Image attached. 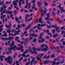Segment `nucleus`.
I'll return each instance as SVG.
<instances>
[{
  "mask_svg": "<svg viewBox=\"0 0 65 65\" xmlns=\"http://www.w3.org/2000/svg\"><path fill=\"white\" fill-rule=\"evenodd\" d=\"M31 26V24H30L29 25L27 26L26 28L25 29V31H27L28 29H29V28H30Z\"/></svg>",
  "mask_w": 65,
  "mask_h": 65,
  "instance_id": "f3484780",
  "label": "nucleus"
},
{
  "mask_svg": "<svg viewBox=\"0 0 65 65\" xmlns=\"http://www.w3.org/2000/svg\"><path fill=\"white\" fill-rule=\"evenodd\" d=\"M58 35L57 34H56V35H54L53 36V38H55L56 36H57Z\"/></svg>",
  "mask_w": 65,
  "mask_h": 65,
  "instance_id": "cd10ccee",
  "label": "nucleus"
},
{
  "mask_svg": "<svg viewBox=\"0 0 65 65\" xmlns=\"http://www.w3.org/2000/svg\"><path fill=\"white\" fill-rule=\"evenodd\" d=\"M45 46V44H43L41 45V47L42 48L43 46Z\"/></svg>",
  "mask_w": 65,
  "mask_h": 65,
  "instance_id": "a18cd8bd",
  "label": "nucleus"
},
{
  "mask_svg": "<svg viewBox=\"0 0 65 65\" xmlns=\"http://www.w3.org/2000/svg\"><path fill=\"white\" fill-rule=\"evenodd\" d=\"M13 39V38L11 37H8V38L6 37L5 38V40H6V41H7L8 39H9V40H10V41H12Z\"/></svg>",
  "mask_w": 65,
  "mask_h": 65,
  "instance_id": "7ed1b4c3",
  "label": "nucleus"
},
{
  "mask_svg": "<svg viewBox=\"0 0 65 65\" xmlns=\"http://www.w3.org/2000/svg\"><path fill=\"white\" fill-rule=\"evenodd\" d=\"M27 61V59H25L23 60L24 62H26V61Z\"/></svg>",
  "mask_w": 65,
  "mask_h": 65,
  "instance_id": "13d9d810",
  "label": "nucleus"
},
{
  "mask_svg": "<svg viewBox=\"0 0 65 65\" xmlns=\"http://www.w3.org/2000/svg\"><path fill=\"white\" fill-rule=\"evenodd\" d=\"M50 12H47V13L46 15L47 17H50Z\"/></svg>",
  "mask_w": 65,
  "mask_h": 65,
  "instance_id": "c756f323",
  "label": "nucleus"
},
{
  "mask_svg": "<svg viewBox=\"0 0 65 65\" xmlns=\"http://www.w3.org/2000/svg\"><path fill=\"white\" fill-rule=\"evenodd\" d=\"M49 62L50 60H46L44 61H43V63L45 64H47L48 63H49Z\"/></svg>",
  "mask_w": 65,
  "mask_h": 65,
  "instance_id": "f8f14e48",
  "label": "nucleus"
},
{
  "mask_svg": "<svg viewBox=\"0 0 65 65\" xmlns=\"http://www.w3.org/2000/svg\"><path fill=\"white\" fill-rule=\"evenodd\" d=\"M29 51L31 53V54H34V52L32 51L31 50H29Z\"/></svg>",
  "mask_w": 65,
  "mask_h": 65,
  "instance_id": "412c9836",
  "label": "nucleus"
},
{
  "mask_svg": "<svg viewBox=\"0 0 65 65\" xmlns=\"http://www.w3.org/2000/svg\"><path fill=\"white\" fill-rule=\"evenodd\" d=\"M55 29H53V30L52 31V32L53 34H55Z\"/></svg>",
  "mask_w": 65,
  "mask_h": 65,
  "instance_id": "a878e982",
  "label": "nucleus"
},
{
  "mask_svg": "<svg viewBox=\"0 0 65 65\" xmlns=\"http://www.w3.org/2000/svg\"><path fill=\"white\" fill-rule=\"evenodd\" d=\"M50 49H51V50H53L54 49V48L51 45L50 46Z\"/></svg>",
  "mask_w": 65,
  "mask_h": 65,
  "instance_id": "aec40b11",
  "label": "nucleus"
},
{
  "mask_svg": "<svg viewBox=\"0 0 65 65\" xmlns=\"http://www.w3.org/2000/svg\"><path fill=\"white\" fill-rule=\"evenodd\" d=\"M30 36H34V37H36L38 36V35L37 34H36V35L35 34H30Z\"/></svg>",
  "mask_w": 65,
  "mask_h": 65,
  "instance_id": "423d86ee",
  "label": "nucleus"
},
{
  "mask_svg": "<svg viewBox=\"0 0 65 65\" xmlns=\"http://www.w3.org/2000/svg\"><path fill=\"white\" fill-rule=\"evenodd\" d=\"M24 11L25 12H29L28 11H27V10L26 9H25L24 10Z\"/></svg>",
  "mask_w": 65,
  "mask_h": 65,
  "instance_id": "e2e57ef3",
  "label": "nucleus"
},
{
  "mask_svg": "<svg viewBox=\"0 0 65 65\" xmlns=\"http://www.w3.org/2000/svg\"><path fill=\"white\" fill-rule=\"evenodd\" d=\"M38 26L37 29L38 30H40V31H41L42 30V27H40V24H39L37 25Z\"/></svg>",
  "mask_w": 65,
  "mask_h": 65,
  "instance_id": "39448f33",
  "label": "nucleus"
},
{
  "mask_svg": "<svg viewBox=\"0 0 65 65\" xmlns=\"http://www.w3.org/2000/svg\"><path fill=\"white\" fill-rule=\"evenodd\" d=\"M41 13H42V12L43 11V14H45V12L47 11L46 10L45 11H44V10H42V9H41Z\"/></svg>",
  "mask_w": 65,
  "mask_h": 65,
  "instance_id": "ddd939ff",
  "label": "nucleus"
},
{
  "mask_svg": "<svg viewBox=\"0 0 65 65\" xmlns=\"http://www.w3.org/2000/svg\"><path fill=\"white\" fill-rule=\"evenodd\" d=\"M49 21H51V22H52V21H54V20L52 18H50L49 19Z\"/></svg>",
  "mask_w": 65,
  "mask_h": 65,
  "instance_id": "8fccbe9b",
  "label": "nucleus"
},
{
  "mask_svg": "<svg viewBox=\"0 0 65 65\" xmlns=\"http://www.w3.org/2000/svg\"><path fill=\"white\" fill-rule=\"evenodd\" d=\"M52 15H56V14H55V12H52Z\"/></svg>",
  "mask_w": 65,
  "mask_h": 65,
  "instance_id": "a19ab883",
  "label": "nucleus"
},
{
  "mask_svg": "<svg viewBox=\"0 0 65 65\" xmlns=\"http://www.w3.org/2000/svg\"><path fill=\"white\" fill-rule=\"evenodd\" d=\"M16 48L17 50H21V47H16Z\"/></svg>",
  "mask_w": 65,
  "mask_h": 65,
  "instance_id": "ea45409f",
  "label": "nucleus"
},
{
  "mask_svg": "<svg viewBox=\"0 0 65 65\" xmlns=\"http://www.w3.org/2000/svg\"><path fill=\"white\" fill-rule=\"evenodd\" d=\"M21 26L22 27H25V24L23 23L21 24Z\"/></svg>",
  "mask_w": 65,
  "mask_h": 65,
  "instance_id": "c9c22d12",
  "label": "nucleus"
},
{
  "mask_svg": "<svg viewBox=\"0 0 65 65\" xmlns=\"http://www.w3.org/2000/svg\"><path fill=\"white\" fill-rule=\"evenodd\" d=\"M25 22L26 23L27 22V20L28 19V18H27V17H25Z\"/></svg>",
  "mask_w": 65,
  "mask_h": 65,
  "instance_id": "603ef678",
  "label": "nucleus"
},
{
  "mask_svg": "<svg viewBox=\"0 0 65 65\" xmlns=\"http://www.w3.org/2000/svg\"><path fill=\"white\" fill-rule=\"evenodd\" d=\"M24 34L23 33H22V34L21 35V37H24Z\"/></svg>",
  "mask_w": 65,
  "mask_h": 65,
  "instance_id": "09e8293b",
  "label": "nucleus"
},
{
  "mask_svg": "<svg viewBox=\"0 0 65 65\" xmlns=\"http://www.w3.org/2000/svg\"><path fill=\"white\" fill-rule=\"evenodd\" d=\"M51 25H50L49 26L48 25H47V28H48V29H50L51 28Z\"/></svg>",
  "mask_w": 65,
  "mask_h": 65,
  "instance_id": "4be33fe9",
  "label": "nucleus"
},
{
  "mask_svg": "<svg viewBox=\"0 0 65 65\" xmlns=\"http://www.w3.org/2000/svg\"><path fill=\"white\" fill-rule=\"evenodd\" d=\"M59 13H60V11L59 10H57V15H59Z\"/></svg>",
  "mask_w": 65,
  "mask_h": 65,
  "instance_id": "37998d69",
  "label": "nucleus"
},
{
  "mask_svg": "<svg viewBox=\"0 0 65 65\" xmlns=\"http://www.w3.org/2000/svg\"><path fill=\"white\" fill-rule=\"evenodd\" d=\"M3 33H4V34L3 35H2V36L3 37V36H5V37H7V35H6V33L5 31H3Z\"/></svg>",
  "mask_w": 65,
  "mask_h": 65,
  "instance_id": "9b49d317",
  "label": "nucleus"
},
{
  "mask_svg": "<svg viewBox=\"0 0 65 65\" xmlns=\"http://www.w3.org/2000/svg\"><path fill=\"white\" fill-rule=\"evenodd\" d=\"M39 22L40 23H42V20L41 19V18H40L39 19Z\"/></svg>",
  "mask_w": 65,
  "mask_h": 65,
  "instance_id": "a211bd4d",
  "label": "nucleus"
},
{
  "mask_svg": "<svg viewBox=\"0 0 65 65\" xmlns=\"http://www.w3.org/2000/svg\"><path fill=\"white\" fill-rule=\"evenodd\" d=\"M46 26V24L45 23L44 24H42L41 25V27H43V26Z\"/></svg>",
  "mask_w": 65,
  "mask_h": 65,
  "instance_id": "79ce46f5",
  "label": "nucleus"
},
{
  "mask_svg": "<svg viewBox=\"0 0 65 65\" xmlns=\"http://www.w3.org/2000/svg\"><path fill=\"white\" fill-rule=\"evenodd\" d=\"M37 4L40 7H41V3H39V2H37Z\"/></svg>",
  "mask_w": 65,
  "mask_h": 65,
  "instance_id": "2eb2a0df",
  "label": "nucleus"
},
{
  "mask_svg": "<svg viewBox=\"0 0 65 65\" xmlns=\"http://www.w3.org/2000/svg\"><path fill=\"white\" fill-rule=\"evenodd\" d=\"M1 61H3V58L2 57H1Z\"/></svg>",
  "mask_w": 65,
  "mask_h": 65,
  "instance_id": "680f3d73",
  "label": "nucleus"
},
{
  "mask_svg": "<svg viewBox=\"0 0 65 65\" xmlns=\"http://www.w3.org/2000/svg\"><path fill=\"white\" fill-rule=\"evenodd\" d=\"M28 38H26L25 39V41H26V42H28Z\"/></svg>",
  "mask_w": 65,
  "mask_h": 65,
  "instance_id": "2f4dec72",
  "label": "nucleus"
},
{
  "mask_svg": "<svg viewBox=\"0 0 65 65\" xmlns=\"http://www.w3.org/2000/svg\"><path fill=\"white\" fill-rule=\"evenodd\" d=\"M37 41V40L36 39L34 38L33 40V42H35Z\"/></svg>",
  "mask_w": 65,
  "mask_h": 65,
  "instance_id": "bb28decb",
  "label": "nucleus"
},
{
  "mask_svg": "<svg viewBox=\"0 0 65 65\" xmlns=\"http://www.w3.org/2000/svg\"><path fill=\"white\" fill-rule=\"evenodd\" d=\"M5 26H6V28H8L10 29V27H11V22H10L9 25H5Z\"/></svg>",
  "mask_w": 65,
  "mask_h": 65,
  "instance_id": "6e6552de",
  "label": "nucleus"
},
{
  "mask_svg": "<svg viewBox=\"0 0 65 65\" xmlns=\"http://www.w3.org/2000/svg\"><path fill=\"white\" fill-rule=\"evenodd\" d=\"M14 41H13L12 42L11 44V46H13L14 45Z\"/></svg>",
  "mask_w": 65,
  "mask_h": 65,
  "instance_id": "5701e85b",
  "label": "nucleus"
},
{
  "mask_svg": "<svg viewBox=\"0 0 65 65\" xmlns=\"http://www.w3.org/2000/svg\"><path fill=\"white\" fill-rule=\"evenodd\" d=\"M8 50H13V48L12 47H9L8 48Z\"/></svg>",
  "mask_w": 65,
  "mask_h": 65,
  "instance_id": "58836bf2",
  "label": "nucleus"
},
{
  "mask_svg": "<svg viewBox=\"0 0 65 65\" xmlns=\"http://www.w3.org/2000/svg\"><path fill=\"white\" fill-rule=\"evenodd\" d=\"M14 14H17V11H16V10H15L14 11Z\"/></svg>",
  "mask_w": 65,
  "mask_h": 65,
  "instance_id": "bf43d9fd",
  "label": "nucleus"
},
{
  "mask_svg": "<svg viewBox=\"0 0 65 65\" xmlns=\"http://www.w3.org/2000/svg\"><path fill=\"white\" fill-rule=\"evenodd\" d=\"M29 64H30V62H28L26 63V65H28Z\"/></svg>",
  "mask_w": 65,
  "mask_h": 65,
  "instance_id": "0e129e2a",
  "label": "nucleus"
},
{
  "mask_svg": "<svg viewBox=\"0 0 65 65\" xmlns=\"http://www.w3.org/2000/svg\"><path fill=\"white\" fill-rule=\"evenodd\" d=\"M19 20V19L18 18H17V17H15V20L16 22H18V20Z\"/></svg>",
  "mask_w": 65,
  "mask_h": 65,
  "instance_id": "c85d7f7f",
  "label": "nucleus"
},
{
  "mask_svg": "<svg viewBox=\"0 0 65 65\" xmlns=\"http://www.w3.org/2000/svg\"><path fill=\"white\" fill-rule=\"evenodd\" d=\"M64 41V39L62 38L60 40V42H62V41Z\"/></svg>",
  "mask_w": 65,
  "mask_h": 65,
  "instance_id": "69168bd1",
  "label": "nucleus"
},
{
  "mask_svg": "<svg viewBox=\"0 0 65 65\" xmlns=\"http://www.w3.org/2000/svg\"><path fill=\"white\" fill-rule=\"evenodd\" d=\"M65 31H62L61 32V35H63V34H64L65 33Z\"/></svg>",
  "mask_w": 65,
  "mask_h": 65,
  "instance_id": "3c124183",
  "label": "nucleus"
},
{
  "mask_svg": "<svg viewBox=\"0 0 65 65\" xmlns=\"http://www.w3.org/2000/svg\"><path fill=\"white\" fill-rule=\"evenodd\" d=\"M20 2H21V1L22 2L23 4H24V3H25V2H24V1H23V0H20L19 2H20Z\"/></svg>",
  "mask_w": 65,
  "mask_h": 65,
  "instance_id": "c03bdc74",
  "label": "nucleus"
},
{
  "mask_svg": "<svg viewBox=\"0 0 65 65\" xmlns=\"http://www.w3.org/2000/svg\"><path fill=\"white\" fill-rule=\"evenodd\" d=\"M31 8H32V9H35V6H32L31 7Z\"/></svg>",
  "mask_w": 65,
  "mask_h": 65,
  "instance_id": "052dcab7",
  "label": "nucleus"
},
{
  "mask_svg": "<svg viewBox=\"0 0 65 65\" xmlns=\"http://www.w3.org/2000/svg\"><path fill=\"white\" fill-rule=\"evenodd\" d=\"M19 1V0H17V1H15L14 2V1L13 2V4L14 5H15L14 6V8H16L17 10L18 11L19 9V8L18 7H17L16 6H17V2H18Z\"/></svg>",
  "mask_w": 65,
  "mask_h": 65,
  "instance_id": "f03ea898",
  "label": "nucleus"
},
{
  "mask_svg": "<svg viewBox=\"0 0 65 65\" xmlns=\"http://www.w3.org/2000/svg\"><path fill=\"white\" fill-rule=\"evenodd\" d=\"M23 42L24 43V45H26L27 44V42H26L24 41H23Z\"/></svg>",
  "mask_w": 65,
  "mask_h": 65,
  "instance_id": "864d4df0",
  "label": "nucleus"
},
{
  "mask_svg": "<svg viewBox=\"0 0 65 65\" xmlns=\"http://www.w3.org/2000/svg\"><path fill=\"white\" fill-rule=\"evenodd\" d=\"M54 55H55V54H54L53 55L51 56V57L52 58H55V57Z\"/></svg>",
  "mask_w": 65,
  "mask_h": 65,
  "instance_id": "de8ad7c7",
  "label": "nucleus"
},
{
  "mask_svg": "<svg viewBox=\"0 0 65 65\" xmlns=\"http://www.w3.org/2000/svg\"><path fill=\"white\" fill-rule=\"evenodd\" d=\"M20 2H19V6H20V7H22V6H21V4H22V3L21 2H20Z\"/></svg>",
  "mask_w": 65,
  "mask_h": 65,
  "instance_id": "7c9ffc66",
  "label": "nucleus"
},
{
  "mask_svg": "<svg viewBox=\"0 0 65 65\" xmlns=\"http://www.w3.org/2000/svg\"><path fill=\"white\" fill-rule=\"evenodd\" d=\"M65 26H63V27H62L61 28V29H62V30H63V29H64V28H65Z\"/></svg>",
  "mask_w": 65,
  "mask_h": 65,
  "instance_id": "4d7b16f0",
  "label": "nucleus"
},
{
  "mask_svg": "<svg viewBox=\"0 0 65 65\" xmlns=\"http://www.w3.org/2000/svg\"><path fill=\"white\" fill-rule=\"evenodd\" d=\"M27 53H28V51L26 50L25 51V52H23V54H22V56L23 57H25L26 58H27V56L26 55H25L24 54H26Z\"/></svg>",
  "mask_w": 65,
  "mask_h": 65,
  "instance_id": "20e7f679",
  "label": "nucleus"
},
{
  "mask_svg": "<svg viewBox=\"0 0 65 65\" xmlns=\"http://www.w3.org/2000/svg\"><path fill=\"white\" fill-rule=\"evenodd\" d=\"M41 51L43 52V51H44V52L45 53L47 51V49L45 48H44L43 49H41Z\"/></svg>",
  "mask_w": 65,
  "mask_h": 65,
  "instance_id": "1a4fd4ad",
  "label": "nucleus"
},
{
  "mask_svg": "<svg viewBox=\"0 0 65 65\" xmlns=\"http://www.w3.org/2000/svg\"><path fill=\"white\" fill-rule=\"evenodd\" d=\"M31 59H32L31 60V62L30 63L31 65H32V64H33V62H34V60H35V58L33 57V56H31L30 57Z\"/></svg>",
  "mask_w": 65,
  "mask_h": 65,
  "instance_id": "0eeeda50",
  "label": "nucleus"
},
{
  "mask_svg": "<svg viewBox=\"0 0 65 65\" xmlns=\"http://www.w3.org/2000/svg\"><path fill=\"white\" fill-rule=\"evenodd\" d=\"M64 15H61V19H63L64 18Z\"/></svg>",
  "mask_w": 65,
  "mask_h": 65,
  "instance_id": "774afa93",
  "label": "nucleus"
},
{
  "mask_svg": "<svg viewBox=\"0 0 65 65\" xmlns=\"http://www.w3.org/2000/svg\"><path fill=\"white\" fill-rule=\"evenodd\" d=\"M5 17V15H4L3 16H1V19H3Z\"/></svg>",
  "mask_w": 65,
  "mask_h": 65,
  "instance_id": "f704fd0d",
  "label": "nucleus"
},
{
  "mask_svg": "<svg viewBox=\"0 0 65 65\" xmlns=\"http://www.w3.org/2000/svg\"><path fill=\"white\" fill-rule=\"evenodd\" d=\"M64 47V46H62V45H60V48L61 49H62V48H63Z\"/></svg>",
  "mask_w": 65,
  "mask_h": 65,
  "instance_id": "473e14b6",
  "label": "nucleus"
},
{
  "mask_svg": "<svg viewBox=\"0 0 65 65\" xmlns=\"http://www.w3.org/2000/svg\"><path fill=\"white\" fill-rule=\"evenodd\" d=\"M43 57L45 59H47V57H46V55H44L43 56Z\"/></svg>",
  "mask_w": 65,
  "mask_h": 65,
  "instance_id": "5fc2aeb1",
  "label": "nucleus"
},
{
  "mask_svg": "<svg viewBox=\"0 0 65 65\" xmlns=\"http://www.w3.org/2000/svg\"><path fill=\"white\" fill-rule=\"evenodd\" d=\"M32 50H33L34 51V53H35V55H36V54H37V52H35L36 51V48H35V47H33L32 48Z\"/></svg>",
  "mask_w": 65,
  "mask_h": 65,
  "instance_id": "9d476101",
  "label": "nucleus"
},
{
  "mask_svg": "<svg viewBox=\"0 0 65 65\" xmlns=\"http://www.w3.org/2000/svg\"><path fill=\"white\" fill-rule=\"evenodd\" d=\"M56 65V63L55 61H53V62L52 63V65Z\"/></svg>",
  "mask_w": 65,
  "mask_h": 65,
  "instance_id": "393cba45",
  "label": "nucleus"
},
{
  "mask_svg": "<svg viewBox=\"0 0 65 65\" xmlns=\"http://www.w3.org/2000/svg\"><path fill=\"white\" fill-rule=\"evenodd\" d=\"M48 19H49V17L48 16V17H47V18H45V20H46V21H47V20H48Z\"/></svg>",
  "mask_w": 65,
  "mask_h": 65,
  "instance_id": "49530a36",
  "label": "nucleus"
},
{
  "mask_svg": "<svg viewBox=\"0 0 65 65\" xmlns=\"http://www.w3.org/2000/svg\"><path fill=\"white\" fill-rule=\"evenodd\" d=\"M11 57L9 56L7 58H5V60L8 63H9L10 64H11L13 62L12 59H11Z\"/></svg>",
  "mask_w": 65,
  "mask_h": 65,
  "instance_id": "f257e3e1",
  "label": "nucleus"
},
{
  "mask_svg": "<svg viewBox=\"0 0 65 65\" xmlns=\"http://www.w3.org/2000/svg\"><path fill=\"white\" fill-rule=\"evenodd\" d=\"M19 38V36H17L15 37V41H18V39Z\"/></svg>",
  "mask_w": 65,
  "mask_h": 65,
  "instance_id": "6ab92c4d",
  "label": "nucleus"
},
{
  "mask_svg": "<svg viewBox=\"0 0 65 65\" xmlns=\"http://www.w3.org/2000/svg\"><path fill=\"white\" fill-rule=\"evenodd\" d=\"M44 41H45V40L44 38H42L41 39V42L42 43H43V42H44Z\"/></svg>",
  "mask_w": 65,
  "mask_h": 65,
  "instance_id": "b1692460",
  "label": "nucleus"
},
{
  "mask_svg": "<svg viewBox=\"0 0 65 65\" xmlns=\"http://www.w3.org/2000/svg\"><path fill=\"white\" fill-rule=\"evenodd\" d=\"M23 47H24L23 46H22L21 47H20V50L21 51V52H23V51H24V49H22L23 48Z\"/></svg>",
  "mask_w": 65,
  "mask_h": 65,
  "instance_id": "dca6fc26",
  "label": "nucleus"
},
{
  "mask_svg": "<svg viewBox=\"0 0 65 65\" xmlns=\"http://www.w3.org/2000/svg\"><path fill=\"white\" fill-rule=\"evenodd\" d=\"M7 32H8V33H10V32H11V30L9 29H7Z\"/></svg>",
  "mask_w": 65,
  "mask_h": 65,
  "instance_id": "4c0bfd02",
  "label": "nucleus"
},
{
  "mask_svg": "<svg viewBox=\"0 0 65 65\" xmlns=\"http://www.w3.org/2000/svg\"><path fill=\"white\" fill-rule=\"evenodd\" d=\"M52 2L53 3H56V1H53Z\"/></svg>",
  "mask_w": 65,
  "mask_h": 65,
  "instance_id": "338daca9",
  "label": "nucleus"
},
{
  "mask_svg": "<svg viewBox=\"0 0 65 65\" xmlns=\"http://www.w3.org/2000/svg\"><path fill=\"white\" fill-rule=\"evenodd\" d=\"M56 31L57 32H58V33H59V32H60V30H56Z\"/></svg>",
  "mask_w": 65,
  "mask_h": 65,
  "instance_id": "6e6d98bb",
  "label": "nucleus"
},
{
  "mask_svg": "<svg viewBox=\"0 0 65 65\" xmlns=\"http://www.w3.org/2000/svg\"><path fill=\"white\" fill-rule=\"evenodd\" d=\"M18 27L19 28H22V27H21V25H20L19 24H18Z\"/></svg>",
  "mask_w": 65,
  "mask_h": 65,
  "instance_id": "72a5a7b5",
  "label": "nucleus"
},
{
  "mask_svg": "<svg viewBox=\"0 0 65 65\" xmlns=\"http://www.w3.org/2000/svg\"><path fill=\"white\" fill-rule=\"evenodd\" d=\"M44 2L45 3L44 5H45V6H47V5H48V4L47 3L46 1H45Z\"/></svg>",
  "mask_w": 65,
  "mask_h": 65,
  "instance_id": "e433bc0d",
  "label": "nucleus"
},
{
  "mask_svg": "<svg viewBox=\"0 0 65 65\" xmlns=\"http://www.w3.org/2000/svg\"><path fill=\"white\" fill-rule=\"evenodd\" d=\"M28 1H26V5H29V7L28 9H30V7H31V5H30V4H31V3H30V4H28Z\"/></svg>",
  "mask_w": 65,
  "mask_h": 65,
  "instance_id": "4468645a",
  "label": "nucleus"
}]
</instances>
